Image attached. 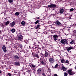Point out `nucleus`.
<instances>
[{
	"label": "nucleus",
	"instance_id": "1",
	"mask_svg": "<svg viewBox=\"0 0 76 76\" xmlns=\"http://www.w3.org/2000/svg\"><path fill=\"white\" fill-rule=\"evenodd\" d=\"M18 37V41H21V40L23 38V37L22 35L20 33H18L17 34Z\"/></svg>",
	"mask_w": 76,
	"mask_h": 76
},
{
	"label": "nucleus",
	"instance_id": "2",
	"mask_svg": "<svg viewBox=\"0 0 76 76\" xmlns=\"http://www.w3.org/2000/svg\"><path fill=\"white\" fill-rule=\"evenodd\" d=\"M44 50L45 52V57H48V55H49V54L48 53V50Z\"/></svg>",
	"mask_w": 76,
	"mask_h": 76
},
{
	"label": "nucleus",
	"instance_id": "3",
	"mask_svg": "<svg viewBox=\"0 0 76 76\" xmlns=\"http://www.w3.org/2000/svg\"><path fill=\"white\" fill-rule=\"evenodd\" d=\"M61 42L62 43V44H64L66 43H67V41L66 39H61Z\"/></svg>",
	"mask_w": 76,
	"mask_h": 76
},
{
	"label": "nucleus",
	"instance_id": "4",
	"mask_svg": "<svg viewBox=\"0 0 76 76\" xmlns=\"http://www.w3.org/2000/svg\"><path fill=\"white\" fill-rule=\"evenodd\" d=\"M56 6H57L56 5H55L54 4H51L48 6V7H50L51 8L56 7Z\"/></svg>",
	"mask_w": 76,
	"mask_h": 76
},
{
	"label": "nucleus",
	"instance_id": "5",
	"mask_svg": "<svg viewBox=\"0 0 76 76\" xmlns=\"http://www.w3.org/2000/svg\"><path fill=\"white\" fill-rule=\"evenodd\" d=\"M15 22H13L10 23L9 26L10 27H13V26H15Z\"/></svg>",
	"mask_w": 76,
	"mask_h": 76
},
{
	"label": "nucleus",
	"instance_id": "6",
	"mask_svg": "<svg viewBox=\"0 0 76 76\" xmlns=\"http://www.w3.org/2000/svg\"><path fill=\"white\" fill-rule=\"evenodd\" d=\"M68 72L69 74L70 75H73V72H72V69H71L68 70L67 71Z\"/></svg>",
	"mask_w": 76,
	"mask_h": 76
},
{
	"label": "nucleus",
	"instance_id": "7",
	"mask_svg": "<svg viewBox=\"0 0 76 76\" xmlns=\"http://www.w3.org/2000/svg\"><path fill=\"white\" fill-rule=\"evenodd\" d=\"M58 37V36L56 35H54L53 36V38L55 41H56L57 40V37Z\"/></svg>",
	"mask_w": 76,
	"mask_h": 76
},
{
	"label": "nucleus",
	"instance_id": "8",
	"mask_svg": "<svg viewBox=\"0 0 76 76\" xmlns=\"http://www.w3.org/2000/svg\"><path fill=\"white\" fill-rule=\"evenodd\" d=\"M2 49L4 51V53H6L7 51V50H6V48L4 46V45L3 46Z\"/></svg>",
	"mask_w": 76,
	"mask_h": 76
},
{
	"label": "nucleus",
	"instance_id": "9",
	"mask_svg": "<svg viewBox=\"0 0 76 76\" xmlns=\"http://www.w3.org/2000/svg\"><path fill=\"white\" fill-rule=\"evenodd\" d=\"M49 61L50 63H53L54 61V60L53 58H50L49 59Z\"/></svg>",
	"mask_w": 76,
	"mask_h": 76
},
{
	"label": "nucleus",
	"instance_id": "10",
	"mask_svg": "<svg viewBox=\"0 0 76 76\" xmlns=\"http://www.w3.org/2000/svg\"><path fill=\"white\" fill-rule=\"evenodd\" d=\"M61 70H63V71H66V70H67V68H66L64 66H62V67Z\"/></svg>",
	"mask_w": 76,
	"mask_h": 76
},
{
	"label": "nucleus",
	"instance_id": "11",
	"mask_svg": "<svg viewBox=\"0 0 76 76\" xmlns=\"http://www.w3.org/2000/svg\"><path fill=\"white\" fill-rule=\"evenodd\" d=\"M64 12V10H63V9H61L60 10V13H61V14L63 13Z\"/></svg>",
	"mask_w": 76,
	"mask_h": 76
},
{
	"label": "nucleus",
	"instance_id": "12",
	"mask_svg": "<svg viewBox=\"0 0 76 76\" xmlns=\"http://www.w3.org/2000/svg\"><path fill=\"white\" fill-rule=\"evenodd\" d=\"M56 24L57 25H61V23L59 21H57L56 22Z\"/></svg>",
	"mask_w": 76,
	"mask_h": 76
},
{
	"label": "nucleus",
	"instance_id": "13",
	"mask_svg": "<svg viewBox=\"0 0 76 76\" xmlns=\"http://www.w3.org/2000/svg\"><path fill=\"white\" fill-rule=\"evenodd\" d=\"M40 62H41L42 65H44L45 64V63L44 61L42 60L40 61Z\"/></svg>",
	"mask_w": 76,
	"mask_h": 76
},
{
	"label": "nucleus",
	"instance_id": "14",
	"mask_svg": "<svg viewBox=\"0 0 76 76\" xmlns=\"http://www.w3.org/2000/svg\"><path fill=\"white\" fill-rule=\"evenodd\" d=\"M37 73H40L41 72V69L39 68L37 70Z\"/></svg>",
	"mask_w": 76,
	"mask_h": 76
},
{
	"label": "nucleus",
	"instance_id": "15",
	"mask_svg": "<svg viewBox=\"0 0 76 76\" xmlns=\"http://www.w3.org/2000/svg\"><path fill=\"white\" fill-rule=\"evenodd\" d=\"M72 48L73 47H69L66 50H67V51H70V50H72Z\"/></svg>",
	"mask_w": 76,
	"mask_h": 76
},
{
	"label": "nucleus",
	"instance_id": "16",
	"mask_svg": "<svg viewBox=\"0 0 76 76\" xmlns=\"http://www.w3.org/2000/svg\"><path fill=\"white\" fill-rule=\"evenodd\" d=\"M41 26V25H38L36 28V29H40L39 28V27Z\"/></svg>",
	"mask_w": 76,
	"mask_h": 76
},
{
	"label": "nucleus",
	"instance_id": "17",
	"mask_svg": "<svg viewBox=\"0 0 76 76\" xmlns=\"http://www.w3.org/2000/svg\"><path fill=\"white\" fill-rule=\"evenodd\" d=\"M21 24L23 25V26L25 25V22L24 21H22L21 22Z\"/></svg>",
	"mask_w": 76,
	"mask_h": 76
},
{
	"label": "nucleus",
	"instance_id": "18",
	"mask_svg": "<svg viewBox=\"0 0 76 76\" xmlns=\"http://www.w3.org/2000/svg\"><path fill=\"white\" fill-rule=\"evenodd\" d=\"M14 58H16V59H19V57L17 55L15 56Z\"/></svg>",
	"mask_w": 76,
	"mask_h": 76
},
{
	"label": "nucleus",
	"instance_id": "19",
	"mask_svg": "<svg viewBox=\"0 0 76 76\" xmlns=\"http://www.w3.org/2000/svg\"><path fill=\"white\" fill-rule=\"evenodd\" d=\"M65 63L66 64H69V61L68 60H66L65 61Z\"/></svg>",
	"mask_w": 76,
	"mask_h": 76
},
{
	"label": "nucleus",
	"instance_id": "20",
	"mask_svg": "<svg viewBox=\"0 0 76 76\" xmlns=\"http://www.w3.org/2000/svg\"><path fill=\"white\" fill-rule=\"evenodd\" d=\"M15 64L16 66H20V64L18 62H15Z\"/></svg>",
	"mask_w": 76,
	"mask_h": 76
},
{
	"label": "nucleus",
	"instance_id": "21",
	"mask_svg": "<svg viewBox=\"0 0 76 76\" xmlns=\"http://www.w3.org/2000/svg\"><path fill=\"white\" fill-rule=\"evenodd\" d=\"M9 23H10V21H8L6 23L5 25H9Z\"/></svg>",
	"mask_w": 76,
	"mask_h": 76
},
{
	"label": "nucleus",
	"instance_id": "22",
	"mask_svg": "<svg viewBox=\"0 0 76 76\" xmlns=\"http://www.w3.org/2000/svg\"><path fill=\"white\" fill-rule=\"evenodd\" d=\"M61 63H63L65 61V60L64 59H61Z\"/></svg>",
	"mask_w": 76,
	"mask_h": 76
},
{
	"label": "nucleus",
	"instance_id": "23",
	"mask_svg": "<svg viewBox=\"0 0 76 76\" xmlns=\"http://www.w3.org/2000/svg\"><path fill=\"white\" fill-rule=\"evenodd\" d=\"M15 15L16 16H19V12H17L15 13Z\"/></svg>",
	"mask_w": 76,
	"mask_h": 76
},
{
	"label": "nucleus",
	"instance_id": "24",
	"mask_svg": "<svg viewBox=\"0 0 76 76\" xmlns=\"http://www.w3.org/2000/svg\"><path fill=\"white\" fill-rule=\"evenodd\" d=\"M11 31L12 32L14 33L15 32V28H13L12 30Z\"/></svg>",
	"mask_w": 76,
	"mask_h": 76
},
{
	"label": "nucleus",
	"instance_id": "25",
	"mask_svg": "<svg viewBox=\"0 0 76 76\" xmlns=\"http://www.w3.org/2000/svg\"><path fill=\"white\" fill-rule=\"evenodd\" d=\"M71 44H74V40H72L70 42Z\"/></svg>",
	"mask_w": 76,
	"mask_h": 76
},
{
	"label": "nucleus",
	"instance_id": "26",
	"mask_svg": "<svg viewBox=\"0 0 76 76\" xmlns=\"http://www.w3.org/2000/svg\"><path fill=\"white\" fill-rule=\"evenodd\" d=\"M58 67V64H56L54 67L55 68L57 69Z\"/></svg>",
	"mask_w": 76,
	"mask_h": 76
},
{
	"label": "nucleus",
	"instance_id": "27",
	"mask_svg": "<svg viewBox=\"0 0 76 76\" xmlns=\"http://www.w3.org/2000/svg\"><path fill=\"white\" fill-rule=\"evenodd\" d=\"M31 66L32 67H36V66L34 65V64H31Z\"/></svg>",
	"mask_w": 76,
	"mask_h": 76
},
{
	"label": "nucleus",
	"instance_id": "28",
	"mask_svg": "<svg viewBox=\"0 0 76 76\" xmlns=\"http://www.w3.org/2000/svg\"><path fill=\"white\" fill-rule=\"evenodd\" d=\"M35 57H37V58H38L39 57V56H38V54H36L35 55Z\"/></svg>",
	"mask_w": 76,
	"mask_h": 76
},
{
	"label": "nucleus",
	"instance_id": "29",
	"mask_svg": "<svg viewBox=\"0 0 76 76\" xmlns=\"http://www.w3.org/2000/svg\"><path fill=\"white\" fill-rule=\"evenodd\" d=\"M8 1L9 3H12L13 0H8Z\"/></svg>",
	"mask_w": 76,
	"mask_h": 76
},
{
	"label": "nucleus",
	"instance_id": "30",
	"mask_svg": "<svg viewBox=\"0 0 76 76\" xmlns=\"http://www.w3.org/2000/svg\"><path fill=\"white\" fill-rule=\"evenodd\" d=\"M72 15H69V16L68 17H67L68 18H69V19H71V18L72 17Z\"/></svg>",
	"mask_w": 76,
	"mask_h": 76
},
{
	"label": "nucleus",
	"instance_id": "31",
	"mask_svg": "<svg viewBox=\"0 0 76 76\" xmlns=\"http://www.w3.org/2000/svg\"><path fill=\"white\" fill-rule=\"evenodd\" d=\"M65 76H67V73L66 72H64V73Z\"/></svg>",
	"mask_w": 76,
	"mask_h": 76
},
{
	"label": "nucleus",
	"instance_id": "32",
	"mask_svg": "<svg viewBox=\"0 0 76 76\" xmlns=\"http://www.w3.org/2000/svg\"><path fill=\"white\" fill-rule=\"evenodd\" d=\"M39 20H37L35 22V24H37V23H38L39 22Z\"/></svg>",
	"mask_w": 76,
	"mask_h": 76
},
{
	"label": "nucleus",
	"instance_id": "33",
	"mask_svg": "<svg viewBox=\"0 0 76 76\" xmlns=\"http://www.w3.org/2000/svg\"><path fill=\"white\" fill-rule=\"evenodd\" d=\"M42 75L43 76H46V75H45V74L44 72L42 74Z\"/></svg>",
	"mask_w": 76,
	"mask_h": 76
},
{
	"label": "nucleus",
	"instance_id": "34",
	"mask_svg": "<svg viewBox=\"0 0 76 76\" xmlns=\"http://www.w3.org/2000/svg\"><path fill=\"white\" fill-rule=\"evenodd\" d=\"M70 11H73L74 10V9L73 8H71L70 9Z\"/></svg>",
	"mask_w": 76,
	"mask_h": 76
},
{
	"label": "nucleus",
	"instance_id": "35",
	"mask_svg": "<svg viewBox=\"0 0 76 76\" xmlns=\"http://www.w3.org/2000/svg\"><path fill=\"white\" fill-rule=\"evenodd\" d=\"M1 27H2V28H4V25H3V23H1Z\"/></svg>",
	"mask_w": 76,
	"mask_h": 76
},
{
	"label": "nucleus",
	"instance_id": "36",
	"mask_svg": "<svg viewBox=\"0 0 76 76\" xmlns=\"http://www.w3.org/2000/svg\"><path fill=\"white\" fill-rule=\"evenodd\" d=\"M48 24H51V22L49 21H48Z\"/></svg>",
	"mask_w": 76,
	"mask_h": 76
},
{
	"label": "nucleus",
	"instance_id": "37",
	"mask_svg": "<svg viewBox=\"0 0 76 76\" xmlns=\"http://www.w3.org/2000/svg\"><path fill=\"white\" fill-rule=\"evenodd\" d=\"M8 75L9 76H12V74H11L10 73H8Z\"/></svg>",
	"mask_w": 76,
	"mask_h": 76
},
{
	"label": "nucleus",
	"instance_id": "38",
	"mask_svg": "<svg viewBox=\"0 0 76 76\" xmlns=\"http://www.w3.org/2000/svg\"><path fill=\"white\" fill-rule=\"evenodd\" d=\"M54 76H58L57 74H55Z\"/></svg>",
	"mask_w": 76,
	"mask_h": 76
},
{
	"label": "nucleus",
	"instance_id": "39",
	"mask_svg": "<svg viewBox=\"0 0 76 76\" xmlns=\"http://www.w3.org/2000/svg\"><path fill=\"white\" fill-rule=\"evenodd\" d=\"M69 15V14L68 15L66 14V16L68 17V15Z\"/></svg>",
	"mask_w": 76,
	"mask_h": 76
},
{
	"label": "nucleus",
	"instance_id": "40",
	"mask_svg": "<svg viewBox=\"0 0 76 76\" xmlns=\"http://www.w3.org/2000/svg\"><path fill=\"white\" fill-rule=\"evenodd\" d=\"M1 74V70H0V74Z\"/></svg>",
	"mask_w": 76,
	"mask_h": 76
},
{
	"label": "nucleus",
	"instance_id": "41",
	"mask_svg": "<svg viewBox=\"0 0 76 76\" xmlns=\"http://www.w3.org/2000/svg\"><path fill=\"white\" fill-rule=\"evenodd\" d=\"M37 19H39V18L38 17L37 18Z\"/></svg>",
	"mask_w": 76,
	"mask_h": 76
},
{
	"label": "nucleus",
	"instance_id": "42",
	"mask_svg": "<svg viewBox=\"0 0 76 76\" xmlns=\"http://www.w3.org/2000/svg\"><path fill=\"white\" fill-rule=\"evenodd\" d=\"M36 48H38V47H36Z\"/></svg>",
	"mask_w": 76,
	"mask_h": 76
},
{
	"label": "nucleus",
	"instance_id": "43",
	"mask_svg": "<svg viewBox=\"0 0 76 76\" xmlns=\"http://www.w3.org/2000/svg\"><path fill=\"white\" fill-rule=\"evenodd\" d=\"M35 45V43H34V44L33 45Z\"/></svg>",
	"mask_w": 76,
	"mask_h": 76
},
{
	"label": "nucleus",
	"instance_id": "44",
	"mask_svg": "<svg viewBox=\"0 0 76 76\" xmlns=\"http://www.w3.org/2000/svg\"><path fill=\"white\" fill-rule=\"evenodd\" d=\"M54 28V27L52 26V28Z\"/></svg>",
	"mask_w": 76,
	"mask_h": 76
},
{
	"label": "nucleus",
	"instance_id": "45",
	"mask_svg": "<svg viewBox=\"0 0 76 76\" xmlns=\"http://www.w3.org/2000/svg\"><path fill=\"white\" fill-rule=\"evenodd\" d=\"M0 33H1V30H0Z\"/></svg>",
	"mask_w": 76,
	"mask_h": 76
},
{
	"label": "nucleus",
	"instance_id": "46",
	"mask_svg": "<svg viewBox=\"0 0 76 76\" xmlns=\"http://www.w3.org/2000/svg\"><path fill=\"white\" fill-rule=\"evenodd\" d=\"M16 48H18V47H17Z\"/></svg>",
	"mask_w": 76,
	"mask_h": 76
},
{
	"label": "nucleus",
	"instance_id": "47",
	"mask_svg": "<svg viewBox=\"0 0 76 76\" xmlns=\"http://www.w3.org/2000/svg\"><path fill=\"white\" fill-rule=\"evenodd\" d=\"M37 46H38V45H37Z\"/></svg>",
	"mask_w": 76,
	"mask_h": 76
},
{
	"label": "nucleus",
	"instance_id": "48",
	"mask_svg": "<svg viewBox=\"0 0 76 76\" xmlns=\"http://www.w3.org/2000/svg\"><path fill=\"white\" fill-rule=\"evenodd\" d=\"M73 25H74V24H73V25H73Z\"/></svg>",
	"mask_w": 76,
	"mask_h": 76
}]
</instances>
